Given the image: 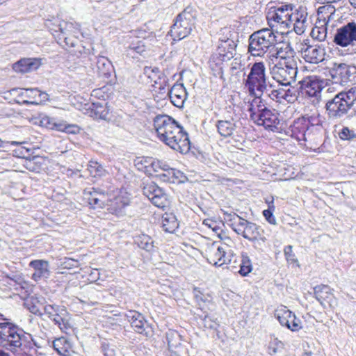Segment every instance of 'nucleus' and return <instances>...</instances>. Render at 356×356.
Returning <instances> with one entry per match:
<instances>
[{
    "mask_svg": "<svg viewBox=\"0 0 356 356\" xmlns=\"http://www.w3.org/2000/svg\"><path fill=\"white\" fill-rule=\"evenodd\" d=\"M154 127L159 138L172 149L186 154L191 149L188 134L171 117L157 115L154 120Z\"/></svg>",
    "mask_w": 356,
    "mask_h": 356,
    "instance_id": "1",
    "label": "nucleus"
},
{
    "mask_svg": "<svg viewBox=\"0 0 356 356\" xmlns=\"http://www.w3.org/2000/svg\"><path fill=\"white\" fill-rule=\"evenodd\" d=\"M356 101V87L342 91L327 101L325 108L329 119L338 120L346 115Z\"/></svg>",
    "mask_w": 356,
    "mask_h": 356,
    "instance_id": "2",
    "label": "nucleus"
},
{
    "mask_svg": "<svg viewBox=\"0 0 356 356\" xmlns=\"http://www.w3.org/2000/svg\"><path fill=\"white\" fill-rule=\"evenodd\" d=\"M227 220L231 222L230 227L238 234L253 243H264L266 238L262 236L264 231L256 223L248 221L236 213H225Z\"/></svg>",
    "mask_w": 356,
    "mask_h": 356,
    "instance_id": "3",
    "label": "nucleus"
},
{
    "mask_svg": "<svg viewBox=\"0 0 356 356\" xmlns=\"http://www.w3.org/2000/svg\"><path fill=\"white\" fill-rule=\"evenodd\" d=\"M195 9L191 6H188L176 17L174 24L171 26L169 33L173 40L179 41L189 35L195 28Z\"/></svg>",
    "mask_w": 356,
    "mask_h": 356,
    "instance_id": "4",
    "label": "nucleus"
},
{
    "mask_svg": "<svg viewBox=\"0 0 356 356\" xmlns=\"http://www.w3.org/2000/svg\"><path fill=\"white\" fill-rule=\"evenodd\" d=\"M275 42L276 36L272 29L259 30L249 37L248 52L253 56H263Z\"/></svg>",
    "mask_w": 356,
    "mask_h": 356,
    "instance_id": "5",
    "label": "nucleus"
},
{
    "mask_svg": "<svg viewBox=\"0 0 356 356\" xmlns=\"http://www.w3.org/2000/svg\"><path fill=\"white\" fill-rule=\"evenodd\" d=\"M245 86L250 95H255V92L263 94L268 91L266 67L263 62H256L252 65Z\"/></svg>",
    "mask_w": 356,
    "mask_h": 356,
    "instance_id": "6",
    "label": "nucleus"
},
{
    "mask_svg": "<svg viewBox=\"0 0 356 356\" xmlns=\"http://www.w3.org/2000/svg\"><path fill=\"white\" fill-rule=\"evenodd\" d=\"M333 42L346 48L347 54H356V22H348L337 29Z\"/></svg>",
    "mask_w": 356,
    "mask_h": 356,
    "instance_id": "7",
    "label": "nucleus"
},
{
    "mask_svg": "<svg viewBox=\"0 0 356 356\" xmlns=\"http://www.w3.org/2000/svg\"><path fill=\"white\" fill-rule=\"evenodd\" d=\"M273 79L280 85L289 86L294 83L298 74L297 63L296 60L277 61L271 68Z\"/></svg>",
    "mask_w": 356,
    "mask_h": 356,
    "instance_id": "8",
    "label": "nucleus"
},
{
    "mask_svg": "<svg viewBox=\"0 0 356 356\" xmlns=\"http://www.w3.org/2000/svg\"><path fill=\"white\" fill-rule=\"evenodd\" d=\"M0 338L3 346L15 356H22V337L14 325L8 322L0 323Z\"/></svg>",
    "mask_w": 356,
    "mask_h": 356,
    "instance_id": "9",
    "label": "nucleus"
},
{
    "mask_svg": "<svg viewBox=\"0 0 356 356\" xmlns=\"http://www.w3.org/2000/svg\"><path fill=\"white\" fill-rule=\"evenodd\" d=\"M143 193L158 208L164 209L169 206L168 195L156 184L152 181L143 187Z\"/></svg>",
    "mask_w": 356,
    "mask_h": 356,
    "instance_id": "10",
    "label": "nucleus"
},
{
    "mask_svg": "<svg viewBox=\"0 0 356 356\" xmlns=\"http://www.w3.org/2000/svg\"><path fill=\"white\" fill-rule=\"evenodd\" d=\"M292 4L282 5L273 10H270L266 16L268 23L274 22L280 24L283 28L289 29L292 24Z\"/></svg>",
    "mask_w": 356,
    "mask_h": 356,
    "instance_id": "11",
    "label": "nucleus"
},
{
    "mask_svg": "<svg viewBox=\"0 0 356 356\" xmlns=\"http://www.w3.org/2000/svg\"><path fill=\"white\" fill-rule=\"evenodd\" d=\"M309 129V127H307L302 118H298L290 126L289 133L292 138L298 141L308 142L310 145H317L318 140Z\"/></svg>",
    "mask_w": 356,
    "mask_h": 356,
    "instance_id": "12",
    "label": "nucleus"
},
{
    "mask_svg": "<svg viewBox=\"0 0 356 356\" xmlns=\"http://www.w3.org/2000/svg\"><path fill=\"white\" fill-rule=\"evenodd\" d=\"M329 73L334 83L345 85L356 73V67L346 63H334Z\"/></svg>",
    "mask_w": 356,
    "mask_h": 356,
    "instance_id": "13",
    "label": "nucleus"
},
{
    "mask_svg": "<svg viewBox=\"0 0 356 356\" xmlns=\"http://www.w3.org/2000/svg\"><path fill=\"white\" fill-rule=\"evenodd\" d=\"M280 114L275 109L265 111L261 115L254 116L252 122L258 126H263L266 130L280 132L281 130Z\"/></svg>",
    "mask_w": 356,
    "mask_h": 356,
    "instance_id": "14",
    "label": "nucleus"
},
{
    "mask_svg": "<svg viewBox=\"0 0 356 356\" xmlns=\"http://www.w3.org/2000/svg\"><path fill=\"white\" fill-rule=\"evenodd\" d=\"M124 317L136 332L147 337L152 335V330L142 314L135 310H129L124 314Z\"/></svg>",
    "mask_w": 356,
    "mask_h": 356,
    "instance_id": "15",
    "label": "nucleus"
},
{
    "mask_svg": "<svg viewBox=\"0 0 356 356\" xmlns=\"http://www.w3.org/2000/svg\"><path fill=\"white\" fill-rule=\"evenodd\" d=\"M275 316L282 326L291 331H298L302 328L301 321L286 307H281L275 310Z\"/></svg>",
    "mask_w": 356,
    "mask_h": 356,
    "instance_id": "16",
    "label": "nucleus"
},
{
    "mask_svg": "<svg viewBox=\"0 0 356 356\" xmlns=\"http://www.w3.org/2000/svg\"><path fill=\"white\" fill-rule=\"evenodd\" d=\"M300 52L304 60L309 63L318 64L325 59V50L317 44H302Z\"/></svg>",
    "mask_w": 356,
    "mask_h": 356,
    "instance_id": "17",
    "label": "nucleus"
},
{
    "mask_svg": "<svg viewBox=\"0 0 356 356\" xmlns=\"http://www.w3.org/2000/svg\"><path fill=\"white\" fill-rule=\"evenodd\" d=\"M207 260L209 264L215 266H222L228 261L225 250L216 242L213 243L207 250Z\"/></svg>",
    "mask_w": 356,
    "mask_h": 356,
    "instance_id": "18",
    "label": "nucleus"
},
{
    "mask_svg": "<svg viewBox=\"0 0 356 356\" xmlns=\"http://www.w3.org/2000/svg\"><path fill=\"white\" fill-rule=\"evenodd\" d=\"M144 74L154 83L155 88L161 91L165 89L168 79L163 72L156 67H145Z\"/></svg>",
    "mask_w": 356,
    "mask_h": 356,
    "instance_id": "19",
    "label": "nucleus"
},
{
    "mask_svg": "<svg viewBox=\"0 0 356 356\" xmlns=\"http://www.w3.org/2000/svg\"><path fill=\"white\" fill-rule=\"evenodd\" d=\"M29 269L33 270L31 277L35 281L42 278H47L49 276V266L47 261L42 259L33 260L29 263Z\"/></svg>",
    "mask_w": 356,
    "mask_h": 356,
    "instance_id": "20",
    "label": "nucleus"
},
{
    "mask_svg": "<svg viewBox=\"0 0 356 356\" xmlns=\"http://www.w3.org/2000/svg\"><path fill=\"white\" fill-rule=\"evenodd\" d=\"M172 104L177 108H181L187 99V92L182 83H175L168 92Z\"/></svg>",
    "mask_w": 356,
    "mask_h": 356,
    "instance_id": "21",
    "label": "nucleus"
},
{
    "mask_svg": "<svg viewBox=\"0 0 356 356\" xmlns=\"http://www.w3.org/2000/svg\"><path fill=\"white\" fill-rule=\"evenodd\" d=\"M85 195L90 205L94 209L103 208L106 200V193L99 188H92L89 191H85Z\"/></svg>",
    "mask_w": 356,
    "mask_h": 356,
    "instance_id": "22",
    "label": "nucleus"
},
{
    "mask_svg": "<svg viewBox=\"0 0 356 356\" xmlns=\"http://www.w3.org/2000/svg\"><path fill=\"white\" fill-rule=\"evenodd\" d=\"M216 127L218 134L224 138L232 136L238 127L237 122L232 118L217 120Z\"/></svg>",
    "mask_w": 356,
    "mask_h": 356,
    "instance_id": "23",
    "label": "nucleus"
},
{
    "mask_svg": "<svg viewBox=\"0 0 356 356\" xmlns=\"http://www.w3.org/2000/svg\"><path fill=\"white\" fill-rule=\"evenodd\" d=\"M301 118L305 121L307 127H309V131H312L319 141L322 137V120L320 114L316 113L310 116H302Z\"/></svg>",
    "mask_w": 356,
    "mask_h": 356,
    "instance_id": "24",
    "label": "nucleus"
},
{
    "mask_svg": "<svg viewBox=\"0 0 356 356\" xmlns=\"http://www.w3.org/2000/svg\"><path fill=\"white\" fill-rule=\"evenodd\" d=\"M273 47L275 49V53L272 56L279 59L278 61H289V59L295 60L294 55L296 52L290 42H284Z\"/></svg>",
    "mask_w": 356,
    "mask_h": 356,
    "instance_id": "25",
    "label": "nucleus"
},
{
    "mask_svg": "<svg viewBox=\"0 0 356 356\" xmlns=\"http://www.w3.org/2000/svg\"><path fill=\"white\" fill-rule=\"evenodd\" d=\"M24 96L25 95L29 99L24 100V105H38L42 102L48 99V94L41 92L38 88H28L24 87Z\"/></svg>",
    "mask_w": 356,
    "mask_h": 356,
    "instance_id": "26",
    "label": "nucleus"
},
{
    "mask_svg": "<svg viewBox=\"0 0 356 356\" xmlns=\"http://www.w3.org/2000/svg\"><path fill=\"white\" fill-rule=\"evenodd\" d=\"M24 149L27 153V155L24 154V168L31 172H39L41 170L42 158L35 155L34 151L30 154L31 149L29 147L24 146Z\"/></svg>",
    "mask_w": 356,
    "mask_h": 356,
    "instance_id": "27",
    "label": "nucleus"
},
{
    "mask_svg": "<svg viewBox=\"0 0 356 356\" xmlns=\"http://www.w3.org/2000/svg\"><path fill=\"white\" fill-rule=\"evenodd\" d=\"M57 312L50 318L60 330L67 333L71 328L69 323V314L65 307H56Z\"/></svg>",
    "mask_w": 356,
    "mask_h": 356,
    "instance_id": "28",
    "label": "nucleus"
},
{
    "mask_svg": "<svg viewBox=\"0 0 356 356\" xmlns=\"http://www.w3.org/2000/svg\"><path fill=\"white\" fill-rule=\"evenodd\" d=\"M56 27L59 30V34L57 36L72 35L75 37L79 31L80 25L76 22L57 21Z\"/></svg>",
    "mask_w": 356,
    "mask_h": 356,
    "instance_id": "29",
    "label": "nucleus"
},
{
    "mask_svg": "<svg viewBox=\"0 0 356 356\" xmlns=\"http://www.w3.org/2000/svg\"><path fill=\"white\" fill-rule=\"evenodd\" d=\"M261 93L259 96L255 93L254 98L252 101L250 106L248 108L250 112V118L252 120L254 118L255 115H261L265 111H268L270 108L267 106L265 100L261 97Z\"/></svg>",
    "mask_w": 356,
    "mask_h": 356,
    "instance_id": "30",
    "label": "nucleus"
},
{
    "mask_svg": "<svg viewBox=\"0 0 356 356\" xmlns=\"http://www.w3.org/2000/svg\"><path fill=\"white\" fill-rule=\"evenodd\" d=\"M314 290L315 298L322 305L324 302L330 303L332 299L334 298L332 289L327 285L316 286L314 287Z\"/></svg>",
    "mask_w": 356,
    "mask_h": 356,
    "instance_id": "31",
    "label": "nucleus"
},
{
    "mask_svg": "<svg viewBox=\"0 0 356 356\" xmlns=\"http://www.w3.org/2000/svg\"><path fill=\"white\" fill-rule=\"evenodd\" d=\"M161 227L168 233H173L178 227L179 222L173 213H165L161 219Z\"/></svg>",
    "mask_w": 356,
    "mask_h": 356,
    "instance_id": "32",
    "label": "nucleus"
},
{
    "mask_svg": "<svg viewBox=\"0 0 356 356\" xmlns=\"http://www.w3.org/2000/svg\"><path fill=\"white\" fill-rule=\"evenodd\" d=\"M97 72L100 76L110 77L113 71L111 62L106 57L101 56L96 62Z\"/></svg>",
    "mask_w": 356,
    "mask_h": 356,
    "instance_id": "33",
    "label": "nucleus"
},
{
    "mask_svg": "<svg viewBox=\"0 0 356 356\" xmlns=\"http://www.w3.org/2000/svg\"><path fill=\"white\" fill-rule=\"evenodd\" d=\"M92 108H91L92 113L95 118L109 121L113 120V114L110 113L109 109L106 105H102V104L92 103Z\"/></svg>",
    "mask_w": 356,
    "mask_h": 356,
    "instance_id": "34",
    "label": "nucleus"
},
{
    "mask_svg": "<svg viewBox=\"0 0 356 356\" xmlns=\"http://www.w3.org/2000/svg\"><path fill=\"white\" fill-rule=\"evenodd\" d=\"M53 348L60 355L68 356L72 345L69 340L62 337L53 341Z\"/></svg>",
    "mask_w": 356,
    "mask_h": 356,
    "instance_id": "35",
    "label": "nucleus"
},
{
    "mask_svg": "<svg viewBox=\"0 0 356 356\" xmlns=\"http://www.w3.org/2000/svg\"><path fill=\"white\" fill-rule=\"evenodd\" d=\"M37 342L32 334L24 331V356H35Z\"/></svg>",
    "mask_w": 356,
    "mask_h": 356,
    "instance_id": "36",
    "label": "nucleus"
},
{
    "mask_svg": "<svg viewBox=\"0 0 356 356\" xmlns=\"http://www.w3.org/2000/svg\"><path fill=\"white\" fill-rule=\"evenodd\" d=\"M24 307L26 308L33 314L42 315L41 307L42 305L39 300L33 296L24 297Z\"/></svg>",
    "mask_w": 356,
    "mask_h": 356,
    "instance_id": "37",
    "label": "nucleus"
},
{
    "mask_svg": "<svg viewBox=\"0 0 356 356\" xmlns=\"http://www.w3.org/2000/svg\"><path fill=\"white\" fill-rule=\"evenodd\" d=\"M88 170L93 177H102L108 174L107 170L101 163L93 160L89 161Z\"/></svg>",
    "mask_w": 356,
    "mask_h": 356,
    "instance_id": "38",
    "label": "nucleus"
},
{
    "mask_svg": "<svg viewBox=\"0 0 356 356\" xmlns=\"http://www.w3.org/2000/svg\"><path fill=\"white\" fill-rule=\"evenodd\" d=\"M41 58H24V73L36 71L43 64Z\"/></svg>",
    "mask_w": 356,
    "mask_h": 356,
    "instance_id": "39",
    "label": "nucleus"
},
{
    "mask_svg": "<svg viewBox=\"0 0 356 356\" xmlns=\"http://www.w3.org/2000/svg\"><path fill=\"white\" fill-rule=\"evenodd\" d=\"M135 243L138 246L147 252H151L154 248L153 239L147 234H141L136 237Z\"/></svg>",
    "mask_w": 356,
    "mask_h": 356,
    "instance_id": "40",
    "label": "nucleus"
},
{
    "mask_svg": "<svg viewBox=\"0 0 356 356\" xmlns=\"http://www.w3.org/2000/svg\"><path fill=\"white\" fill-rule=\"evenodd\" d=\"M166 339L169 348H177L181 344L180 335L175 331L167 332Z\"/></svg>",
    "mask_w": 356,
    "mask_h": 356,
    "instance_id": "41",
    "label": "nucleus"
},
{
    "mask_svg": "<svg viewBox=\"0 0 356 356\" xmlns=\"http://www.w3.org/2000/svg\"><path fill=\"white\" fill-rule=\"evenodd\" d=\"M305 94L309 97H316L318 99L321 96L322 88L318 83L312 82L307 84L305 88Z\"/></svg>",
    "mask_w": 356,
    "mask_h": 356,
    "instance_id": "42",
    "label": "nucleus"
},
{
    "mask_svg": "<svg viewBox=\"0 0 356 356\" xmlns=\"http://www.w3.org/2000/svg\"><path fill=\"white\" fill-rule=\"evenodd\" d=\"M252 269V264L249 257L247 255L243 254L240 264L239 273L243 276H246L251 272Z\"/></svg>",
    "mask_w": 356,
    "mask_h": 356,
    "instance_id": "43",
    "label": "nucleus"
},
{
    "mask_svg": "<svg viewBox=\"0 0 356 356\" xmlns=\"http://www.w3.org/2000/svg\"><path fill=\"white\" fill-rule=\"evenodd\" d=\"M149 161H152L150 163V166L149 168V170L148 171L150 173H151V171H152L153 172L159 173L160 172H161L163 170V168L168 167V163L165 161L155 159H153L152 160H149Z\"/></svg>",
    "mask_w": 356,
    "mask_h": 356,
    "instance_id": "44",
    "label": "nucleus"
},
{
    "mask_svg": "<svg viewBox=\"0 0 356 356\" xmlns=\"http://www.w3.org/2000/svg\"><path fill=\"white\" fill-rule=\"evenodd\" d=\"M171 171L172 168L168 165L167 168H163L161 172L156 175V177L162 181L172 183L173 179Z\"/></svg>",
    "mask_w": 356,
    "mask_h": 356,
    "instance_id": "45",
    "label": "nucleus"
},
{
    "mask_svg": "<svg viewBox=\"0 0 356 356\" xmlns=\"http://www.w3.org/2000/svg\"><path fill=\"white\" fill-rule=\"evenodd\" d=\"M267 92L269 98L277 102H280L282 99H284L286 95L285 89L284 88L272 89L270 92L268 90Z\"/></svg>",
    "mask_w": 356,
    "mask_h": 356,
    "instance_id": "46",
    "label": "nucleus"
},
{
    "mask_svg": "<svg viewBox=\"0 0 356 356\" xmlns=\"http://www.w3.org/2000/svg\"><path fill=\"white\" fill-rule=\"evenodd\" d=\"M52 34L55 36V38L58 40V42L60 43V44H62V43L60 42L59 41L63 40V43L65 44V45L66 47H74L76 46V44L77 42L76 36L74 37L72 35H68V36L63 35V36L60 37V36H56L54 33Z\"/></svg>",
    "mask_w": 356,
    "mask_h": 356,
    "instance_id": "47",
    "label": "nucleus"
},
{
    "mask_svg": "<svg viewBox=\"0 0 356 356\" xmlns=\"http://www.w3.org/2000/svg\"><path fill=\"white\" fill-rule=\"evenodd\" d=\"M307 17V13L305 11V10L302 8H299V9L296 10L295 13H293L292 22H294L296 23L298 22H301L306 23Z\"/></svg>",
    "mask_w": 356,
    "mask_h": 356,
    "instance_id": "48",
    "label": "nucleus"
},
{
    "mask_svg": "<svg viewBox=\"0 0 356 356\" xmlns=\"http://www.w3.org/2000/svg\"><path fill=\"white\" fill-rule=\"evenodd\" d=\"M227 45V41L224 42L221 44L220 46H218V53L220 55V56L222 57V60H225L226 59L229 60L231 58L233 57V52L234 50L233 48H231L232 51L228 50V51H225V48Z\"/></svg>",
    "mask_w": 356,
    "mask_h": 356,
    "instance_id": "49",
    "label": "nucleus"
},
{
    "mask_svg": "<svg viewBox=\"0 0 356 356\" xmlns=\"http://www.w3.org/2000/svg\"><path fill=\"white\" fill-rule=\"evenodd\" d=\"M203 224L208 227L211 228L218 236L219 238L222 239V229L221 228L217 225V223L216 221L210 220V219H206L204 220Z\"/></svg>",
    "mask_w": 356,
    "mask_h": 356,
    "instance_id": "50",
    "label": "nucleus"
},
{
    "mask_svg": "<svg viewBox=\"0 0 356 356\" xmlns=\"http://www.w3.org/2000/svg\"><path fill=\"white\" fill-rule=\"evenodd\" d=\"M327 35L326 29L316 27L312 31V36L319 41H323Z\"/></svg>",
    "mask_w": 356,
    "mask_h": 356,
    "instance_id": "51",
    "label": "nucleus"
},
{
    "mask_svg": "<svg viewBox=\"0 0 356 356\" xmlns=\"http://www.w3.org/2000/svg\"><path fill=\"white\" fill-rule=\"evenodd\" d=\"M282 343L280 341H278L277 339H275L269 343L268 352L270 355H275L278 352L279 350L282 349Z\"/></svg>",
    "mask_w": 356,
    "mask_h": 356,
    "instance_id": "52",
    "label": "nucleus"
},
{
    "mask_svg": "<svg viewBox=\"0 0 356 356\" xmlns=\"http://www.w3.org/2000/svg\"><path fill=\"white\" fill-rule=\"evenodd\" d=\"M203 322L204 327L207 328L217 330L218 327H219V323L216 319H213L209 316H205L204 318L203 319Z\"/></svg>",
    "mask_w": 356,
    "mask_h": 356,
    "instance_id": "53",
    "label": "nucleus"
},
{
    "mask_svg": "<svg viewBox=\"0 0 356 356\" xmlns=\"http://www.w3.org/2000/svg\"><path fill=\"white\" fill-rule=\"evenodd\" d=\"M339 136L341 140H351L356 137L354 131L348 127H343L339 133Z\"/></svg>",
    "mask_w": 356,
    "mask_h": 356,
    "instance_id": "54",
    "label": "nucleus"
},
{
    "mask_svg": "<svg viewBox=\"0 0 356 356\" xmlns=\"http://www.w3.org/2000/svg\"><path fill=\"white\" fill-rule=\"evenodd\" d=\"M275 210V207L273 205H270L268 209L264 210L263 211L264 216L265 217L266 220L272 225L276 224V220L274 217L273 212Z\"/></svg>",
    "mask_w": 356,
    "mask_h": 356,
    "instance_id": "55",
    "label": "nucleus"
},
{
    "mask_svg": "<svg viewBox=\"0 0 356 356\" xmlns=\"http://www.w3.org/2000/svg\"><path fill=\"white\" fill-rule=\"evenodd\" d=\"M171 172H172V179H173L172 183H175V181L183 183L187 179L186 176L180 170H178L175 168H172Z\"/></svg>",
    "mask_w": 356,
    "mask_h": 356,
    "instance_id": "56",
    "label": "nucleus"
},
{
    "mask_svg": "<svg viewBox=\"0 0 356 356\" xmlns=\"http://www.w3.org/2000/svg\"><path fill=\"white\" fill-rule=\"evenodd\" d=\"M63 306H59L57 305H47L45 306H42V309L44 312L47 316L51 318L54 314L57 312L56 307H63Z\"/></svg>",
    "mask_w": 356,
    "mask_h": 356,
    "instance_id": "57",
    "label": "nucleus"
},
{
    "mask_svg": "<svg viewBox=\"0 0 356 356\" xmlns=\"http://www.w3.org/2000/svg\"><path fill=\"white\" fill-rule=\"evenodd\" d=\"M130 49L140 55L146 51V47L141 41L138 42L136 44H132L130 46Z\"/></svg>",
    "mask_w": 356,
    "mask_h": 356,
    "instance_id": "58",
    "label": "nucleus"
},
{
    "mask_svg": "<svg viewBox=\"0 0 356 356\" xmlns=\"http://www.w3.org/2000/svg\"><path fill=\"white\" fill-rule=\"evenodd\" d=\"M293 26V29L294 31L298 35L302 34L305 32V29H306V23L301 22H298L296 23L292 22L291 26Z\"/></svg>",
    "mask_w": 356,
    "mask_h": 356,
    "instance_id": "59",
    "label": "nucleus"
},
{
    "mask_svg": "<svg viewBox=\"0 0 356 356\" xmlns=\"http://www.w3.org/2000/svg\"><path fill=\"white\" fill-rule=\"evenodd\" d=\"M193 293L194 298L199 305H200V302H205L206 298H204L202 292L198 288L195 287L193 289Z\"/></svg>",
    "mask_w": 356,
    "mask_h": 356,
    "instance_id": "60",
    "label": "nucleus"
},
{
    "mask_svg": "<svg viewBox=\"0 0 356 356\" xmlns=\"http://www.w3.org/2000/svg\"><path fill=\"white\" fill-rule=\"evenodd\" d=\"M292 245H287L284 249V253L287 261H294L295 254L293 253Z\"/></svg>",
    "mask_w": 356,
    "mask_h": 356,
    "instance_id": "61",
    "label": "nucleus"
},
{
    "mask_svg": "<svg viewBox=\"0 0 356 356\" xmlns=\"http://www.w3.org/2000/svg\"><path fill=\"white\" fill-rule=\"evenodd\" d=\"M40 122L43 125L46 126L47 128H49V129L56 128L58 130L61 129L60 125L56 124V123H52L51 122V119L48 117H45V118H42V120Z\"/></svg>",
    "mask_w": 356,
    "mask_h": 356,
    "instance_id": "62",
    "label": "nucleus"
},
{
    "mask_svg": "<svg viewBox=\"0 0 356 356\" xmlns=\"http://www.w3.org/2000/svg\"><path fill=\"white\" fill-rule=\"evenodd\" d=\"M57 21H60V19H54V20H47V22H45V26L49 29L50 31H54L55 33H58L59 32V30L58 29V27H56V24H57Z\"/></svg>",
    "mask_w": 356,
    "mask_h": 356,
    "instance_id": "63",
    "label": "nucleus"
},
{
    "mask_svg": "<svg viewBox=\"0 0 356 356\" xmlns=\"http://www.w3.org/2000/svg\"><path fill=\"white\" fill-rule=\"evenodd\" d=\"M108 122H111L118 127L122 126L123 124L122 118L120 115H117L115 116L113 114V120H109Z\"/></svg>",
    "mask_w": 356,
    "mask_h": 356,
    "instance_id": "64",
    "label": "nucleus"
}]
</instances>
